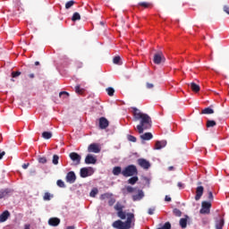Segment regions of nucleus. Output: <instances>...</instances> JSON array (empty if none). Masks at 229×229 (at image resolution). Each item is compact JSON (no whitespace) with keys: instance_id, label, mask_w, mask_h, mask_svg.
Returning a JSON list of instances; mask_svg holds the SVG:
<instances>
[{"instance_id":"obj_1","label":"nucleus","mask_w":229,"mask_h":229,"mask_svg":"<svg viewBox=\"0 0 229 229\" xmlns=\"http://www.w3.org/2000/svg\"><path fill=\"white\" fill-rule=\"evenodd\" d=\"M132 115L134 121H140V124L137 125V130L140 134L144 133V130H149L153 124L151 116L148 114L140 112L137 107H132Z\"/></svg>"},{"instance_id":"obj_2","label":"nucleus","mask_w":229,"mask_h":229,"mask_svg":"<svg viewBox=\"0 0 229 229\" xmlns=\"http://www.w3.org/2000/svg\"><path fill=\"white\" fill-rule=\"evenodd\" d=\"M132 226H135V215L133 213H127V219L125 222L122 220H116L113 223V228L116 229H130Z\"/></svg>"},{"instance_id":"obj_3","label":"nucleus","mask_w":229,"mask_h":229,"mask_svg":"<svg viewBox=\"0 0 229 229\" xmlns=\"http://www.w3.org/2000/svg\"><path fill=\"white\" fill-rule=\"evenodd\" d=\"M123 176L129 178L130 176H137L139 170L135 165H129L122 171Z\"/></svg>"},{"instance_id":"obj_4","label":"nucleus","mask_w":229,"mask_h":229,"mask_svg":"<svg viewBox=\"0 0 229 229\" xmlns=\"http://www.w3.org/2000/svg\"><path fill=\"white\" fill-rule=\"evenodd\" d=\"M201 209L199 210L200 214H210V208H212V203L208 201H202Z\"/></svg>"},{"instance_id":"obj_5","label":"nucleus","mask_w":229,"mask_h":229,"mask_svg":"<svg viewBox=\"0 0 229 229\" xmlns=\"http://www.w3.org/2000/svg\"><path fill=\"white\" fill-rule=\"evenodd\" d=\"M93 173H94V170L92 169V167H89V168H87V167L81 168V172H80L81 178H87L89 176H92Z\"/></svg>"},{"instance_id":"obj_6","label":"nucleus","mask_w":229,"mask_h":229,"mask_svg":"<svg viewBox=\"0 0 229 229\" xmlns=\"http://www.w3.org/2000/svg\"><path fill=\"white\" fill-rule=\"evenodd\" d=\"M71 160H72L74 165H80L81 162V156H80V154L76 153V152H72L69 155Z\"/></svg>"},{"instance_id":"obj_7","label":"nucleus","mask_w":229,"mask_h":229,"mask_svg":"<svg viewBox=\"0 0 229 229\" xmlns=\"http://www.w3.org/2000/svg\"><path fill=\"white\" fill-rule=\"evenodd\" d=\"M153 62L157 65H159V64L162 62H165V57L164 56V54L162 52H157V54H155Z\"/></svg>"},{"instance_id":"obj_8","label":"nucleus","mask_w":229,"mask_h":229,"mask_svg":"<svg viewBox=\"0 0 229 229\" xmlns=\"http://www.w3.org/2000/svg\"><path fill=\"white\" fill-rule=\"evenodd\" d=\"M137 162L138 165H140V167H142V169L148 170L151 167V163H149V161H148L147 159L139 158Z\"/></svg>"},{"instance_id":"obj_9","label":"nucleus","mask_w":229,"mask_h":229,"mask_svg":"<svg viewBox=\"0 0 229 229\" xmlns=\"http://www.w3.org/2000/svg\"><path fill=\"white\" fill-rule=\"evenodd\" d=\"M88 152L89 153H101V147H99V144L91 143L88 147Z\"/></svg>"},{"instance_id":"obj_10","label":"nucleus","mask_w":229,"mask_h":229,"mask_svg":"<svg viewBox=\"0 0 229 229\" xmlns=\"http://www.w3.org/2000/svg\"><path fill=\"white\" fill-rule=\"evenodd\" d=\"M110 123L108 122V120L105 117H100L99 118V128L100 130H106V128H108Z\"/></svg>"},{"instance_id":"obj_11","label":"nucleus","mask_w":229,"mask_h":229,"mask_svg":"<svg viewBox=\"0 0 229 229\" xmlns=\"http://www.w3.org/2000/svg\"><path fill=\"white\" fill-rule=\"evenodd\" d=\"M67 183H74L76 182V174L73 171L69 172L65 178Z\"/></svg>"},{"instance_id":"obj_12","label":"nucleus","mask_w":229,"mask_h":229,"mask_svg":"<svg viewBox=\"0 0 229 229\" xmlns=\"http://www.w3.org/2000/svg\"><path fill=\"white\" fill-rule=\"evenodd\" d=\"M204 191H205V188L203 186H198L196 188V195H195L196 201H199V199H201V196H203Z\"/></svg>"},{"instance_id":"obj_13","label":"nucleus","mask_w":229,"mask_h":229,"mask_svg":"<svg viewBox=\"0 0 229 229\" xmlns=\"http://www.w3.org/2000/svg\"><path fill=\"white\" fill-rule=\"evenodd\" d=\"M98 162V158L91 154H88L85 157V164H96Z\"/></svg>"},{"instance_id":"obj_14","label":"nucleus","mask_w":229,"mask_h":229,"mask_svg":"<svg viewBox=\"0 0 229 229\" xmlns=\"http://www.w3.org/2000/svg\"><path fill=\"white\" fill-rule=\"evenodd\" d=\"M49 226H58L60 225V218L58 217H51L48 219Z\"/></svg>"},{"instance_id":"obj_15","label":"nucleus","mask_w":229,"mask_h":229,"mask_svg":"<svg viewBox=\"0 0 229 229\" xmlns=\"http://www.w3.org/2000/svg\"><path fill=\"white\" fill-rule=\"evenodd\" d=\"M8 217H10V211L5 210L0 215V223H4L8 220Z\"/></svg>"},{"instance_id":"obj_16","label":"nucleus","mask_w":229,"mask_h":229,"mask_svg":"<svg viewBox=\"0 0 229 229\" xmlns=\"http://www.w3.org/2000/svg\"><path fill=\"white\" fill-rule=\"evenodd\" d=\"M144 198V191L141 190H139L138 194L132 195V200L133 201H140Z\"/></svg>"},{"instance_id":"obj_17","label":"nucleus","mask_w":229,"mask_h":229,"mask_svg":"<svg viewBox=\"0 0 229 229\" xmlns=\"http://www.w3.org/2000/svg\"><path fill=\"white\" fill-rule=\"evenodd\" d=\"M167 146L166 140L156 141L155 149H162V148H165Z\"/></svg>"},{"instance_id":"obj_18","label":"nucleus","mask_w":229,"mask_h":229,"mask_svg":"<svg viewBox=\"0 0 229 229\" xmlns=\"http://www.w3.org/2000/svg\"><path fill=\"white\" fill-rule=\"evenodd\" d=\"M141 140H151L153 139V134L151 132H145L140 136Z\"/></svg>"},{"instance_id":"obj_19","label":"nucleus","mask_w":229,"mask_h":229,"mask_svg":"<svg viewBox=\"0 0 229 229\" xmlns=\"http://www.w3.org/2000/svg\"><path fill=\"white\" fill-rule=\"evenodd\" d=\"M113 174L114 176H119V174H123V169L121 168V166H114L113 168Z\"/></svg>"},{"instance_id":"obj_20","label":"nucleus","mask_w":229,"mask_h":229,"mask_svg":"<svg viewBox=\"0 0 229 229\" xmlns=\"http://www.w3.org/2000/svg\"><path fill=\"white\" fill-rule=\"evenodd\" d=\"M223 226H225V218H220L219 220H216V228L223 229Z\"/></svg>"},{"instance_id":"obj_21","label":"nucleus","mask_w":229,"mask_h":229,"mask_svg":"<svg viewBox=\"0 0 229 229\" xmlns=\"http://www.w3.org/2000/svg\"><path fill=\"white\" fill-rule=\"evenodd\" d=\"M189 86L193 92H199L200 90L199 85L196 84L195 82H191Z\"/></svg>"},{"instance_id":"obj_22","label":"nucleus","mask_w":229,"mask_h":229,"mask_svg":"<svg viewBox=\"0 0 229 229\" xmlns=\"http://www.w3.org/2000/svg\"><path fill=\"white\" fill-rule=\"evenodd\" d=\"M53 198H55V195H53L49 192H45V194L43 196L44 201H51V199H53Z\"/></svg>"},{"instance_id":"obj_23","label":"nucleus","mask_w":229,"mask_h":229,"mask_svg":"<svg viewBox=\"0 0 229 229\" xmlns=\"http://www.w3.org/2000/svg\"><path fill=\"white\" fill-rule=\"evenodd\" d=\"M202 114H206V115H210L211 114H214V109L210 108V107H206L204 108L201 113Z\"/></svg>"},{"instance_id":"obj_24","label":"nucleus","mask_w":229,"mask_h":229,"mask_svg":"<svg viewBox=\"0 0 229 229\" xmlns=\"http://www.w3.org/2000/svg\"><path fill=\"white\" fill-rule=\"evenodd\" d=\"M11 191L8 189L0 191V199H3V198H6L10 194Z\"/></svg>"},{"instance_id":"obj_25","label":"nucleus","mask_w":229,"mask_h":229,"mask_svg":"<svg viewBox=\"0 0 229 229\" xmlns=\"http://www.w3.org/2000/svg\"><path fill=\"white\" fill-rule=\"evenodd\" d=\"M138 182L139 177L137 175H134L128 180V183H130L131 185H135Z\"/></svg>"},{"instance_id":"obj_26","label":"nucleus","mask_w":229,"mask_h":229,"mask_svg":"<svg viewBox=\"0 0 229 229\" xmlns=\"http://www.w3.org/2000/svg\"><path fill=\"white\" fill-rule=\"evenodd\" d=\"M114 210H116L117 212H121L124 210V205H123L121 202H117L114 205Z\"/></svg>"},{"instance_id":"obj_27","label":"nucleus","mask_w":229,"mask_h":229,"mask_svg":"<svg viewBox=\"0 0 229 229\" xmlns=\"http://www.w3.org/2000/svg\"><path fill=\"white\" fill-rule=\"evenodd\" d=\"M42 137H43V139L49 140V139H51V137H53V133H51V131H44L42 133Z\"/></svg>"},{"instance_id":"obj_28","label":"nucleus","mask_w":229,"mask_h":229,"mask_svg":"<svg viewBox=\"0 0 229 229\" xmlns=\"http://www.w3.org/2000/svg\"><path fill=\"white\" fill-rule=\"evenodd\" d=\"M112 197H114L113 193H104L100 196V199H110Z\"/></svg>"},{"instance_id":"obj_29","label":"nucleus","mask_w":229,"mask_h":229,"mask_svg":"<svg viewBox=\"0 0 229 229\" xmlns=\"http://www.w3.org/2000/svg\"><path fill=\"white\" fill-rule=\"evenodd\" d=\"M117 216L118 217H120V219H126V216H128V214H126L125 211L122 210L117 212Z\"/></svg>"},{"instance_id":"obj_30","label":"nucleus","mask_w":229,"mask_h":229,"mask_svg":"<svg viewBox=\"0 0 229 229\" xmlns=\"http://www.w3.org/2000/svg\"><path fill=\"white\" fill-rule=\"evenodd\" d=\"M179 225L181 228H187V218H181Z\"/></svg>"},{"instance_id":"obj_31","label":"nucleus","mask_w":229,"mask_h":229,"mask_svg":"<svg viewBox=\"0 0 229 229\" xmlns=\"http://www.w3.org/2000/svg\"><path fill=\"white\" fill-rule=\"evenodd\" d=\"M81 19V16L80 15V13H74L72 17V21L73 22H76V21H80Z\"/></svg>"},{"instance_id":"obj_32","label":"nucleus","mask_w":229,"mask_h":229,"mask_svg":"<svg viewBox=\"0 0 229 229\" xmlns=\"http://www.w3.org/2000/svg\"><path fill=\"white\" fill-rule=\"evenodd\" d=\"M138 6H142L143 8H149L151 6V3L149 2H140L138 4Z\"/></svg>"},{"instance_id":"obj_33","label":"nucleus","mask_w":229,"mask_h":229,"mask_svg":"<svg viewBox=\"0 0 229 229\" xmlns=\"http://www.w3.org/2000/svg\"><path fill=\"white\" fill-rule=\"evenodd\" d=\"M216 121L208 120L206 126H207V128H214V126H216Z\"/></svg>"},{"instance_id":"obj_34","label":"nucleus","mask_w":229,"mask_h":229,"mask_svg":"<svg viewBox=\"0 0 229 229\" xmlns=\"http://www.w3.org/2000/svg\"><path fill=\"white\" fill-rule=\"evenodd\" d=\"M75 3L76 2H74L73 0H71V1L67 2L65 4V9L69 10V8H72V6H74Z\"/></svg>"},{"instance_id":"obj_35","label":"nucleus","mask_w":229,"mask_h":229,"mask_svg":"<svg viewBox=\"0 0 229 229\" xmlns=\"http://www.w3.org/2000/svg\"><path fill=\"white\" fill-rule=\"evenodd\" d=\"M106 90L108 96H110V97H112V96H114V94H115V89H114V88H112V87L107 88Z\"/></svg>"},{"instance_id":"obj_36","label":"nucleus","mask_w":229,"mask_h":229,"mask_svg":"<svg viewBox=\"0 0 229 229\" xmlns=\"http://www.w3.org/2000/svg\"><path fill=\"white\" fill-rule=\"evenodd\" d=\"M58 160H60V157H58V155H54L52 160L54 165H58Z\"/></svg>"},{"instance_id":"obj_37","label":"nucleus","mask_w":229,"mask_h":229,"mask_svg":"<svg viewBox=\"0 0 229 229\" xmlns=\"http://www.w3.org/2000/svg\"><path fill=\"white\" fill-rule=\"evenodd\" d=\"M121 63V56L116 55L113 59V64H115L116 65H119Z\"/></svg>"},{"instance_id":"obj_38","label":"nucleus","mask_w":229,"mask_h":229,"mask_svg":"<svg viewBox=\"0 0 229 229\" xmlns=\"http://www.w3.org/2000/svg\"><path fill=\"white\" fill-rule=\"evenodd\" d=\"M98 188H94L93 190H91L89 196L91 198H96V195L98 194Z\"/></svg>"},{"instance_id":"obj_39","label":"nucleus","mask_w":229,"mask_h":229,"mask_svg":"<svg viewBox=\"0 0 229 229\" xmlns=\"http://www.w3.org/2000/svg\"><path fill=\"white\" fill-rule=\"evenodd\" d=\"M173 213L174 214V216H176V217H181L182 216V211L178 208H174L173 210Z\"/></svg>"},{"instance_id":"obj_40","label":"nucleus","mask_w":229,"mask_h":229,"mask_svg":"<svg viewBox=\"0 0 229 229\" xmlns=\"http://www.w3.org/2000/svg\"><path fill=\"white\" fill-rule=\"evenodd\" d=\"M127 139H128L129 142H137V138L133 135H128Z\"/></svg>"},{"instance_id":"obj_41","label":"nucleus","mask_w":229,"mask_h":229,"mask_svg":"<svg viewBox=\"0 0 229 229\" xmlns=\"http://www.w3.org/2000/svg\"><path fill=\"white\" fill-rule=\"evenodd\" d=\"M157 229H171V223L165 222L162 227H159Z\"/></svg>"},{"instance_id":"obj_42","label":"nucleus","mask_w":229,"mask_h":229,"mask_svg":"<svg viewBox=\"0 0 229 229\" xmlns=\"http://www.w3.org/2000/svg\"><path fill=\"white\" fill-rule=\"evenodd\" d=\"M75 92L76 94H83V89H81L79 85L75 87Z\"/></svg>"},{"instance_id":"obj_43","label":"nucleus","mask_w":229,"mask_h":229,"mask_svg":"<svg viewBox=\"0 0 229 229\" xmlns=\"http://www.w3.org/2000/svg\"><path fill=\"white\" fill-rule=\"evenodd\" d=\"M114 204H115V198L111 197L108 200V205L109 207H114Z\"/></svg>"},{"instance_id":"obj_44","label":"nucleus","mask_w":229,"mask_h":229,"mask_svg":"<svg viewBox=\"0 0 229 229\" xmlns=\"http://www.w3.org/2000/svg\"><path fill=\"white\" fill-rule=\"evenodd\" d=\"M126 191L129 194H131L132 192H135V188L131 187V186H127Z\"/></svg>"},{"instance_id":"obj_45","label":"nucleus","mask_w":229,"mask_h":229,"mask_svg":"<svg viewBox=\"0 0 229 229\" xmlns=\"http://www.w3.org/2000/svg\"><path fill=\"white\" fill-rule=\"evenodd\" d=\"M56 183H57L58 187H61V188L65 187V182H64V181H62V180H57Z\"/></svg>"},{"instance_id":"obj_46","label":"nucleus","mask_w":229,"mask_h":229,"mask_svg":"<svg viewBox=\"0 0 229 229\" xmlns=\"http://www.w3.org/2000/svg\"><path fill=\"white\" fill-rule=\"evenodd\" d=\"M155 210H156V208L153 207V208H149L148 210V214L149 216H153V214H155Z\"/></svg>"},{"instance_id":"obj_47","label":"nucleus","mask_w":229,"mask_h":229,"mask_svg":"<svg viewBox=\"0 0 229 229\" xmlns=\"http://www.w3.org/2000/svg\"><path fill=\"white\" fill-rule=\"evenodd\" d=\"M208 199L210 201L214 200V194L212 193V191H208Z\"/></svg>"},{"instance_id":"obj_48","label":"nucleus","mask_w":229,"mask_h":229,"mask_svg":"<svg viewBox=\"0 0 229 229\" xmlns=\"http://www.w3.org/2000/svg\"><path fill=\"white\" fill-rule=\"evenodd\" d=\"M38 162H39V164H47V159L46 157H39Z\"/></svg>"},{"instance_id":"obj_49","label":"nucleus","mask_w":229,"mask_h":229,"mask_svg":"<svg viewBox=\"0 0 229 229\" xmlns=\"http://www.w3.org/2000/svg\"><path fill=\"white\" fill-rule=\"evenodd\" d=\"M21 72H12V76H13V78H17V77H19V76H21Z\"/></svg>"},{"instance_id":"obj_50","label":"nucleus","mask_w":229,"mask_h":229,"mask_svg":"<svg viewBox=\"0 0 229 229\" xmlns=\"http://www.w3.org/2000/svg\"><path fill=\"white\" fill-rule=\"evenodd\" d=\"M60 98H62V96H65L64 98H69V93L66 91H62L59 93Z\"/></svg>"},{"instance_id":"obj_51","label":"nucleus","mask_w":229,"mask_h":229,"mask_svg":"<svg viewBox=\"0 0 229 229\" xmlns=\"http://www.w3.org/2000/svg\"><path fill=\"white\" fill-rule=\"evenodd\" d=\"M146 87H147V89H153L155 87V85L153 83L147 82Z\"/></svg>"},{"instance_id":"obj_52","label":"nucleus","mask_w":229,"mask_h":229,"mask_svg":"<svg viewBox=\"0 0 229 229\" xmlns=\"http://www.w3.org/2000/svg\"><path fill=\"white\" fill-rule=\"evenodd\" d=\"M224 12H225V13H227L229 15V6L228 5L224 6Z\"/></svg>"},{"instance_id":"obj_53","label":"nucleus","mask_w":229,"mask_h":229,"mask_svg":"<svg viewBox=\"0 0 229 229\" xmlns=\"http://www.w3.org/2000/svg\"><path fill=\"white\" fill-rule=\"evenodd\" d=\"M24 229H31V225H30V224H25V225H24Z\"/></svg>"},{"instance_id":"obj_54","label":"nucleus","mask_w":229,"mask_h":229,"mask_svg":"<svg viewBox=\"0 0 229 229\" xmlns=\"http://www.w3.org/2000/svg\"><path fill=\"white\" fill-rule=\"evenodd\" d=\"M177 187H179V189H183V183L178 182Z\"/></svg>"},{"instance_id":"obj_55","label":"nucleus","mask_w":229,"mask_h":229,"mask_svg":"<svg viewBox=\"0 0 229 229\" xmlns=\"http://www.w3.org/2000/svg\"><path fill=\"white\" fill-rule=\"evenodd\" d=\"M27 167H30V163L22 165L23 169H26Z\"/></svg>"},{"instance_id":"obj_56","label":"nucleus","mask_w":229,"mask_h":229,"mask_svg":"<svg viewBox=\"0 0 229 229\" xmlns=\"http://www.w3.org/2000/svg\"><path fill=\"white\" fill-rule=\"evenodd\" d=\"M171 199H172L171 197L167 195L165 197V201H171Z\"/></svg>"},{"instance_id":"obj_57","label":"nucleus","mask_w":229,"mask_h":229,"mask_svg":"<svg viewBox=\"0 0 229 229\" xmlns=\"http://www.w3.org/2000/svg\"><path fill=\"white\" fill-rule=\"evenodd\" d=\"M29 78H30L31 80H33V78H35V73H30V74H29Z\"/></svg>"},{"instance_id":"obj_58","label":"nucleus","mask_w":229,"mask_h":229,"mask_svg":"<svg viewBox=\"0 0 229 229\" xmlns=\"http://www.w3.org/2000/svg\"><path fill=\"white\" fill-rule=\"evenodd\" d=\"M66 229H75V227L73 225H70Z\"/></svg>"},{"instance_id":"obj_59","label":"nucleus","mask_w":229,"mask_h":229,"mask_svg":"<svg viewBox=\"0 0 229 229\" xmlns=\"http://www.w3.org/2000/svg\"><path fill=\"white\" fill-rule=\"evenodd\" d=\"M173 169H174V166H169V167H168V171H173Z\"/></svg>"},{"instance_id":"obj_60","label":"nucleus","mask_w":229,"mask_h":229,"mask_svg":"<svg viewBox=\"0 0 229 229\" xmlns=\"http://www.w3.org/2000/svg\"><path fill=\"white\" fill-rule=\"evenodd\" d=\"M35 65H40V63L38 61H36Z\"/></svg>"},{"instance_id":"obj_61","label":"nucleus","mask_w":229,"mask_h":229,"mask_svg":"<svg viewBox=\"0 0 229 229\" xmlns=\"http://www.w3.org/2000/svg\"><path fill=\"white\" fill-rule=\"evenodd\" d=\"M198 185H201V182H198Z\"/></svg>"},{"instance_id":"obj_62","label":"nucleus","mask_w":229,"mask_h":229,"mask_svg":"<svg viewBox=\"0 0 229 229\" xmlns=\"http://www.w3.org/2000/svg\"><path fill=\"white\" fill-rule=\"evenodd\" d=\"M100 24H102V26H103V24H105V23H103V21H101Z\"/></svg>"}]
</instances>
